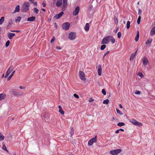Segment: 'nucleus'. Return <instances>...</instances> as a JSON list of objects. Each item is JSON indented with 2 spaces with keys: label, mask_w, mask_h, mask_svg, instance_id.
<instances>
[{
  "label": "nucleus",
  "mask_w": 155,
  "mask_h": 155,
  "mask_svg": "<svg viewBox=\"0 0 155 155\" xmlns=\"http://www.w3.org/2000/svg\"><path fill=\"white\" fill-rule=\"evenodd\" d=\"M130 22L129 21H128L127 23V28L129 29L130 26Z\"/></svg>",
  "instance_id": "31"
},
{
  "label": "nucleus",
  "mask_w": 155,
  "mask_h": 155,
  "mask_svg": "<svg viewBox=\"0 0 155 155\" xmlns=\"http://www.w3.org/2000/svg\"><path fill=\"white\" fill-rule=\"evenodd\" d=\"M93 143H93V142L90 139L88 141V144L89 146H91L93 144Z\"/></svg>",
  "instance_id": "33"
},
{
  "label": "nucleus",
  "mask_w": 155,
  "mask_h": 155,
  "mask_svg": "<svg viewBox=\"0 0 155 155\" xmlns=\"http://www.w3.org/2000/svg\"><path fill=\"white\" fill-rule=\"evenodd\" d=\"M118 126L121 127L125 125V124L123 122H119L117 124Z\"/></svg>",
  "instance_id": "27"
},
{
  "label": "nucleus",
  "mask_w": 155,
  "mask_h": 155,
  "mask_svg": "<svg viewBox=\"0 0 155 155\" xmlns=\"http://www.w3.org/2000/svg\"><path fill=\"white\" fill-rule=\"evenodd\" d=\"M71 135H73L74 134V132L73 131L72 132H71Z\"/></svg>",
  "instance_id": "62"
},
{
  "label": "nucleus",
  "mask_w": 155,
  "mask_h": 155,
  "mask_svg": "<svg viewBox=\"0 0 155 155\" xmlns=\"http://www.w3.org/2000/svg\"><path fill=\"white\" fill-rule=\"evenodd\" d=\"M110 41L113 44H114L115 41V39L112 36V38H110Z\"/></svg>",
  "instance_id": "29"
},
{
  "label": "nucleus",
  "mask_w": 155,
  "mask_h": 155,
  "mask_svg": "<svg viewBox=\"0 0 155 155\" xmlns=\"http://www.w3.org/2000/svg\"><path fill=\"white\" fill-rule=\"evenodd\" d=\"M29 1L31 2L32 3H33V1H34V0H29Z\"/></svg>",
  "instance_id": "60"
},
{
  "label": "nucleus",
  "mask_w": 155,
  "mask_h": 155,
  "mask_svg": "<svg viewBox=\"0 0 155 155\" xmlns=\"http://www.w3.org/2000/svg\"><path fill=\"white\" fill-rule=\"evenodd\" d=\"M106 47V46L105 45H102L101 47V50H104Z\"/></svg>",
  "instance_id": "34"
},
{
  "label": "nucleus",
  "mask_w": 155,
  "mask_h": 155,
  "mask_svg": "<svg viewBox=\"0 0 155 155\" xmlns=\"http://www.w3.org/2000/svg\"><path fill=\"white\" fill-rule=\"evenodd\" d=\"M134 93L136 94H140V91H136L134 92Z\"/></svg>",
  "instance_id": "43"
},
{
  "label": "nucleus",
  "mask_w": 155,
  "mask_h": 155,
  "mask_svg": "<svg viewBox=\"0 0 155 155\" xmlns=\"http://www.w3.org/2000/svg\"><path fill=\"white\" fill-rule=\"evenodd\" d=\"M74 97H75L76 98H79V96L78 94H74Z\"/></svg>",
  "instance_id": "46"
},
{
  "label": "nucleus",
  "mask_w": 155,
  "mask_h": 155,
  "mask_svg": "<svg viewBox=\"0 0 155 155\" xmlns=\"http://www.w3.org/2000/svg\"><path fill=\"white\" fill-rule=\"evenodd\" d=\"M4 136L0 133V140L2 141L4 140Z\"/></svg>",
  "instance_id": "28"
},
{
  "label": "nucleus",
  "mask_w": 155,
  "mask_h": 155,
  "mask_svg": "<svg viewBox=\"0 0 155 155\" xmlns=\"http://www.w3.org/2000/svg\"><path fill=\"white\" fill-rule=\"evenodd\" d=\"M122 151L121 149H118L114 150H112L110 152V153L111 155H117L120 153Z\"/></svg>",
  "instance_id": "4"
},
{
  "label": "nucleus",
  "mask_w": 155,
  "mask_h": 155,
  "mask_svg": "<svg viewBox=\"0 0 155 155\" xmlns=\"http://www.w3.org/2000/svg\"><path fill=\"white\" fill-rule=\"evenodd\" d=\"M13 94L15 96H18L19 95L18 94L17 92H13Z\"/></svg>",
  "instance_id": "47"
},
{
  "label": "nucleus",
  "mask_w": 155,
  "mask_h": 155,
  "mask_svg": "<svg viewBox=\"0 0 155 155\" xmlns=\"http://www.w3.org/2000/svg\"><path fill=\"white\" fill-rule=\"evenodd\" d=\"M58 108L59 109V112L62 114L64 115V111L63 110L61 106V105H59Z\"/></svg>",
  "instance_id": "13"
},
{
  "label": "nucleus",
  "mask_w": 155,
  "mask_h": 155,
  "mask_svg": "<svg viewBox=\"0 0 155 155\" xmlns=\"http://www.w3.org/2000/svg\"><path fill=\"white\" fill-rule=\"evenodd\" d=\"M56 48L58 50H61V47L60 46H57L56 47Z\"/></svg>",
  "instance_id": "49"
},
{
  "label": "nucleus",
  "mask_w": 155,
  "mask_h": 155,
  "mask_svg": "<svg viewBox=\"0 0 155 155\" xmlns=\"http://www.w3.org/2000/svg\"><path fill=\"white\" fill-rule=\"evenodd\" d=\"M64 12H61L60 13L57 14L55 15L54 18L56 19H59L63 15Z\"/></svg>",
  "instance_id": "11"
},
{
  "label": "nucleus",
  "mask_w": 155,
  "mask_h": 155,
  "mask_svg": "<svg viewBox=\"0 0 155 155\" xmlns=\"http://www.w3.org/2000/svg\"><path fill=\"white\" fill-rule=\"evenodd\" d=\"M119 106L120 107V108H123V107H122V105H121V104H119Z\"/></svg>",
  "instance_id": "57"
},
{
  "label": "nucleus",
  "mask_w": 155,
  "mask_h": 155,
  "mask_svg": "<svg viewBox=\"0 0 155 155\" xmlns=\"http://www.w3.org/2000/svg\"><path fill=\"white\" fill-rule=\"evenodd\" d=\"M68 5L67 0H63V8L62 10L64 11L65 8L67 7Z\"/></svg>",
  "instance_id": "9"
},
{
  "label": "nucleus",
  "mask_w": 155,
  "mask_h": 155,
  "mask_svg": "<svg viewBox=\"0 0 155 155\" xmlns=\"http://www.w3.org/2000/svg\"><path fill=\"white\" fill-rule=\"evenodd\" d=\"M141 10L140 9L139 11H138V14L139 15H140V14L141 13Z\"/></svg>",
  "instance_id": "50"
},
{
  "label": "nucleus",
  "mask_w": 155,
  "mask_h": 155,
  "mask_svg": "<svg viewBox=\"0 0 155 155\" xmlns=\"http://www.w3.org/2000/svg\"><path fill=\"white\" fill-rule=\"evenodd\" d=\"M116 110L117 111V113L119 114L120 115H122V114L121 113V111L117 108H116Z\"/></svg>",
  "instance_id": "39"
},
{
  "label": "nucleus",
  "mask_w": 155,
  "mask_h": 155,
  "mask_svg": "<svg viewBox=\"0 0 155 155\" xmlns=\"http://www.w3.org/2000/svg\"><path fill=\"white\" fill-rule=\"evenodd\" d=\"M141 20V17L140 16H139L138 17V18L137 19V23L138 24H139L140 23V21Z\"/></svg>",
  "instance_id": "38"
},
{
  "label": "nucleus",
  "mask_w": 155,
  "mask_h": 155,
  "mask_svg": "<svg viewBox=\"0 0 155 155\" xmlns=\"http://www.w3.org/2000/svg\"><path fill=\"white\" fill-rule=\"evenodd\" d=\"M110 52V51H106L104 54V56H103V60L104 57L106 55H107V54H108Z\"/></svg>",
  "instance_id": "40"
},
{
  "label": "nucleus",
  "mask_w": 155,
  "mask_h": 155,
  "mask_svg": "<svg viewBox=\"0 0 155 155\" xmlns=\"http://www.w3.org/2000/svg\"><path fill=\"white\" fill-rule=\"evenodd\" d=\"M109 101L108 99H107L103 101V104H107L109 102Z\"/></svg>",
  "instance_id": "32"
},
{
  "label": "nucleus",
  "mask_w": 155,
  "mask_h": 155,
  "mask_svg": "<svg viewBox=\"0 0 155 155\" xmlns=\"http://www.w3.org/2000/svg\"><path fill=\"white\" fill-rule=\"evenodd\" d=\"M93 100L92 99H91V100H89V101L90 102H91L92 101H93Z\"/></svg>",
  "instance_id": "59"
},
{
  "label": "nucleus",
  "mask_w": 155,
  "mask_h": 155,
  "mask_svg": "<svg viewBox=\"0 0 155 155\" xmlns=\"http://www.w3.org/2000/svg\"><path fill=\"white\" fill-rule=\"evenodd\" d=\"M13 70V67L12 66H11L8 69L6 74L5 75V78H7L8 75L11 73Z\"/></svg>",
  "instance_id": "8"
},
{
  "label": "nucleus",
  "mask_w": 155,
  "mask_h": 155,
  "mask_svg": "<svg viewBox=\"0 0 155 155\" xmlns=\"http://www.w3.org/2000/svg\"><path fill=\"white\" fill-rule=\"evenodd\" d=\"M142 61L143 62V64L144 65H146L147 64L148 61L147 59V58L146 57H144L143 61Z\"/></svg>",
  "instance_id": "19"
},
{
  "label": "nucleus",
  "mask_w": 155,
  "mask_h": 155,
  "mask_svg": "<svg viewBox=\"0 0 155 155\" xmlns=\"http://www.w3.org/2000/svg\"><path fill=\"white\" fill-rule=\"evenodd\" d=\"M119 130H120L122 131H124V129L121 128H120V129H119Z\"/></svg>",
  "instance_id": "56"
},
{
  "label": "nucleus",
  "mask_w": 155,
  "mask_h": 155,
  "mask_svg": "<svg viewBox=\"0 0 155 155\" xmlns=\"http://www.w3.org/2000/svg\"><path fill=\"white\" fill-rule=\"evenodd\" d=\"M10 43V41L9 40H8L6 42V44H5V46L6 47H8L9 46V45Z\"/></svg>",
  "instance_id": "37"
},
{
  "label": "nucleus",
  "mask_w": 155,
  "mask_h": 155,
  "mask_svg": "<svg viewBox=\"0 0 155 155\" xmlns=\"http://www.w3.org/2000/svg\"><path fill=\"white\" fill-rule=\"evenodd\" d=\"M119 130H117L115 131V133L118 134L119 133Z\"/></svg>",
  "instance_id": "55"
},
{
  "label": "nucleus",
  "mask_w": 155,
  "mask_h": 155,
  "mask_svg": "<svg viewBox=\"0 0 155 155\" xmlns=\"http://www.w3.org/2000/svg\"><path fill=\"white\" fill-rule=\"evenodd\" d=\"M155 34V27H154L152 28L151 29L150 35L151 36H153Z\"/></svg>",
  "instance_id": "18"
},
{
  "label": "nucleus",
  "mask_w": 155,
  "mask_h": 155,
  "mask_svg": "<svg viewBox=\"0 0 155 155\" xmlns=\"http://www.w3.org/2000/svg\"><path fill=\"white\" fill-rule=\"evenodd\" d=\"M42 5L44 7H45L46 6V4L44 2L42 3Z\"/></svg>",
  "instance_id": "54"
},
{
  "label": "nucleus",
  "mask_w": 155,
  "mask_h": 155,
  "mask_svg": "<svg viewBox=\"0 0 155 155\" xmlns=\"http://www.w3.org/2000/svg\"><path fill=\"white\" fill-rule=\"evenodd\" d=\"M2 149L5 150L7 152H8V151L7 149H6V147L4 145L3 146V147H2Z\"/></svg>",
  "instance_id": "41"
},
{
  "label": "nucleus",
  "mask_w": 155,
  "mask_h": 155,
  "mask_svg": "<svg viewBox=\"0 0 155 155\" xmlns=\"http://www.w3.org/2000/svg\"><path fill=\"white\" fill-rule=\"evenodd\" d=\"M4 17H2L0 18V25H2V24L3 23L4 21Z\"/></svg>",
  "instance_id": "26"
},
{
  "label": "nucleus",
  "mask_w": 155,
  "mask_h": 155,
  "mask_svg": "<svg viewBox=\"0 0 155 155\" xmlns=\"http://www.w3.org/2000/svg\"><path fill=\"white\" fill-rule=\"evenodd\" d=\"M89 25L88 23H87L86 24L85 26L84 29L85 30L87 31H89Z\"/></svg>",
  "instance_id": "20"
},
{
  "label": "nucleus",
  "mask_w": 155,
  "mask_h": 155,
  "mask_svg": "<svg viewBox=\"0 0 155 155\" xmlns=\"http://www.w3.org/2000/svg\"><path fill=\"white\" fill-rule=\"evenodd\" d=\"M36 19V18L34 16H32L30 17H29L27 19L28 21H34Z\"/></svg>",
  "instance_id": "14"
},
{
  "label": "nucleus",
  "mask_w": 155,
  "mask_h": 155,
  "mask_svg": "<svg viewBox=\"0 0 155 155\" xmlns=\"http://www.w3.org/2000/svg\"><path fill=\"white\" fill-rule=\"evenodd\" d=\"M6 94H5L2 93L0 94V101L4 99L6 97Z\"/></svg>",
  "instance_id": "17"
},
{
  "label": "nucleus",
  "mask_w": 155,
  "mask_h": 155,
  "mask_svg": "<svg viewBox=\"0 0 155 155\" xmlns=\"http://www.w3.org/2000/svg\"><path fill=\"white\" fill-rule=\"evenodd\" d=\"M41 10L42 11H45V9H44V8H42Z\"/></svg>",
  "instance_id": "61"
},
{
  "label": "nucleus",
  "mask_w": 155,
  "mask_h": 155,
  "mask_svg": "<svg viewBox=\"0 0 155 155\" xmlns=\"http://www.w3.org/2000/svg\"><path fill=\"white\" fill-rule=\"evenodd\" d=\"M102 72V68L101 66L100 65L98 66L97 72L98 74V75L100 76L101 75Z\"/></svg>",
  "instance_id": "15"
},
{
  "label": "nucleus",
  "mask_w": 155,
  "mask_h": 155,
  "mask_svg": "<svg viewBox=\"0 0 155 155\" xmlns=\"http://www.w3.org/2000/svg\"><path fill=\"white\" fill-rule=\"evenodd\" d=\"M55 38L54 36H53L51 41V42L52 43L55 40Z\"/></svg>",
  "instance_id": "45"
},
{
  "label": "nucleus",
  "mask_w": 155,
  "mask_h": 155,
  "mask_svg": "<svg viewBox=\"0 0 155 155\" xmlns=\"http://www.w3.org/2000/svg\"><path fill=\"white\" fill-rule=\"evenodd\" d=\"M21 18L20 16H19L17 18L15 19V22H17L18 21H20L21 20Z\"/></svg>",
  "instance_id": "36"
},
{
  "label": "nucleus",
  "mask_w": 155,
  "mask_h": 155,
  "mask_svg": "<svg viewBox=\"0 0 155 155\" xmlns=\"http://www.w3.org/2000/svg\"><path fill=\"white\" fill-rule=\"evenodd\" d=\"M91 9V7H89V9Z\"/></svg>",
  "instance_id": "64"
},
{
  "label": "nucleus",
  "mask_w": 155,
  "mask_h": 155,
  "mask_svg": "<svg viewBox=\"0 0 155 155\" xmlns=\"http://www.w3.org/2000/svg\"><path fill=\"white\" fill-rule=\"evenodd\" d=\"M79 75L80 78L82 80L84 81L85 80L86 78L85 77V74L83 72L80 71H79Z\"/></svg>",
  "instance_id": "7"
},
{
  "label": "nucleus",
  "mask_w": 155,
  "mask_h": 155,
  "mask_svg": "<svg viewBox=\"0 0 155 155\" xmlns=\"http://www.w3.org/2000/svg\"><path fill=\"white\" fill-rule=\"evenodd\" d=\"M118 28H117V29L116 30V31L115 32H116L118 30Z\"/></svg>",
  "instance_id": "63"
},
{
  "label": "nucleus",
  "mask_w": 155,
  "mask_h": 155,
  "mask_svg": "<svg viewBox=\"0 0 155 155\" xmlns=\"http://www.w3.org/2000/svg\"><path fill=\"white\" fill-rule=\"evenodd\" d=\"M15 35V34L12 33H8L7 34V36L10 39H12L13 37Z\"/></svg>",
  "instance_id": "12"
},
{
  "label": "nucleus",
  "mask_w": 155,
  "mask_h": 155,
  "mask_svg": "<svg viewBox=\"0 0 155 155\" xmlns=\"http://www.w3.org/2000/svg\"><path fill=\"white\" fill-rule=\"evenodd\" d=\"M30 5L28 2L24 3L21 8V11L22 12H28L29 9Z\"/></svg>",
  "instance_id": "1"
},
{
  "label": "nucleus",
  "mask_w": 155,
  "mask_h": 155,
  "mask_svg": "<svg viewBox=\"0 0 155 155\" xmlns=\"http://www.w3.org/2000/svg\"><path fill=\"white\" fill-rule=\"evenodd\" d=\"M20 6L19 5H17L14 11V12H18L20 11Z\"/></svg>",
  "instance_id": "21"
},
{
  "label": "nucleus",
  "mask_w": 155,
  "mask_h": 155,
  "mask_svg": "<svg viewBox=\"0 0 155 155\" xmlns=\"http://www.w3.org/2000/svg\"><path fill=\"white\" fill-rule=\"evenodd\" d=\"M102 92L104 95H105L106 94V91L104 89L102 90Z\"/></svg>",
  "instance_id": "44"
},
{
  "label": "nucleus",
  "mask_w": 155,
  "mask_h": 155,
  "mask_svg": "<svg viewBox=\"0 0 155 155\" xmlns=\"http://www.w3.org/2000/svg\"><path fill=\"white\" fill-rule=\"evenodd\" d=\"M70 26V24L68 22L64 23L62 25V28L64 30H66L68 29Z\"/></svg>",
  "instance_id": "6"
},
{
  "label": "nucleus",
  "mask_w": 155,
  "mask_h": 155,
  "mask_svg": "<svg viewBox=\"0 0 155 155\" xmlns=\"http://www.w3.org/2000/svg\"><path fill=\"white\" fill-rule=\"evenodd\" d=\"M34 12L36 14H38L39 12V10L38 9L36 8H35L33 9Z\"/></svg>",
  "instance_id": "30"
},
{
  "label": "nucleus",
  "mask_w": 155,
  "mask_h": 155,
  "mask_svg": "<svg viewBox=\"0 0 155 155\" xmlns=\"http://www.w3.org/2000/svg\"><path fill=\"white\" fill-rule=\"evenodd\" d=\"M135 56V54H132L130 56V60H131L133 59Z\"/></svg>",
  "instance_id": "35"
},
{
  "label": "nucleus",
  "mask_w": 155,
  "mask_h": 155,
  "mask_svg": "<svg viewBox=\"0 0 155 155\" xmlns=\"http://www.w3.org/2000/svg\"><path fill=\"white\" fill-rule=\"evenodd\" d=\"M112 38V36H109L103 38L102 40L101 44H107L110 41V38Z\"/></svg>",
  "instance_id": "3"
},
{
  "label": "nucleus",
  "mask_w": 155,
  "mask_h": 155,
  "mask_svg": "<svg viewBox=\"0 0 155 155\" xmlns=\"http://www.w3.org/2000/svg\"><path fill=\"white\" fill-rule=\"evenodd\" d=\"M139 31H137V36H136V37H135V40L136 41H138V40L139 39Z\"/></svg>",
  "instance_id": "24"
},
{
  "label": "nucleus",
  "mask_w": 155,
  "mask_h": 155,
  "mask_svg": "<svg viewBox=\"0 0 155 155\" xmlns=\"http://www.w3.org/2000/svg\"><path fill=\"white\" fill-rule=\"evenodd\" d=\"M34 5H37V3L36 2H34Z\"/></svg>",
  "instance_id": "58"
},
{
  "label": "nucleus",
  "mask_w": 155,
  "mask_h": 155,
  "mask_svg": "<svg viewBox=\"0 0 155 155\" xmlns=\"http://www.w3.org/2000/svg\"><path fill=\"white\" fill-rule=\"evenodd\" d=\"M80 11V8L79 6H77L74 10L73 12V14L74 15H76L78 14Z\"/></svg>",
  "instance_id": "10"
},
{
  "label": "nucleus",
  "mask_w": 155,
  "mask_h": 155,
  "mask_svg": "<svg viewBox=\"0 0 155 155\" xmlns=\"http://www.w3.org/2000/svg\"><path fill=\"white\" fill-rule=\"evenodd\" d=\"M15 72V71H14L10 75V76L8 78H7V81H9L12 78V77L13 75L14 74V73Z\"/></svg>",
  "instance_id": "23"
},
{
  "label": "nucleus",
  "mask_w": 155,
  "mask_h": 155,
  "mask_svg": "<svg viewBox=\"0 0 155 155\" xmlns=\"http://www.w3.org/2000/svg\"><path fill=\"white\" fill-rule=\"evenodd\" d=\"M138 75H139L141 77H142L143 76V74L141 73H139Z\"/></svg>",
  "instance_id": "48"
},
{
  "label": "nucleus",
  "mask_w": 155,
  "mask_h": 155,
  "mask_svg": "<svg viewBox=\"0 0 155 155\" xmlns=\"http://www.w3.org/2000/svg\"><path fill=\"white\" fill-rule=\"evenodd\" d=\"M19 88L21 89H25V87H24L23 86H20L19 87Z\"/></svg>",
  "instance_id": "51"
},
{
  "label": "nucleus",
  "mask_w": 155,
  "mask_h": 155,
  "mask_svg": "<svg viewBox=\"0 0 155 155\" xmlns=\"http://www.w3.org/2000/svg\"><path fill=\"white\" fill-rule=\"evenodd\" d=\"M11 25V23L10 22H9L8 25V27H10Z\"/></svg>",
  "instance_id": "53"
},
{
  "label": "nucleus",
  "mask_w": 155,
  "mask_h": 155,
  "mask_svg": "<svg viewBox=\"0 0 155 155\" xmlns=\"http://www.w3.org/2000/svg\"><path fill=\"white\" fill-rule=\"evenodd\" d=\"M129 121L135 126L140 127L142 126L143 124L141 122H139L134 118L129 120Z\"/></svg>",
  "instance_id": "2"
},
{
  "label": "nucleus",
  "mask_w": 155,
  "mask_h": 155,
  "mask_svg": "<svg viewBox=\"0 0 155 155\" xmlns=\"http://www.w3.org/2000/svg\"><path fill=\"white\" fill-rule=\"evenodd\" d=\"M97 136H95L94 137L91 139V140L93 143L96 142L97 141Z\"/></svg>",
  "instance_id": "25"
},
{
  "label": "nucleus",
  "mask_w": 155,
  "mask_h": 155,
  "mask_svg": "<svg viewBox=\"0 0 155 155\" xmlns=\"http://www.w3.org/2000/svg\"><path fill=\"white\" fill-rule=\"evenodd\" d=\"M152 41V39L149 38L147 40V41L146 42V44L147 45L150 44L151 43Z\"/></svg>",
  "instance_id": "22"
},
{
  "label": "nucleus",
  "mask_w": 155,
  "mask_h": 155,
  "mask_svg": "<svg viewBox=\"0 0 155 155\" xmlns=\"http://www.w3.org/2000/svg\"><path fill=\"white\" fill-rule=\"evenodd\" d=\"M121 33L120 32H118V33H117V37H118V38H121Z\"/></svg>",
  "instance_id": "42"
},
{
  "label": "nucleus",
  "mask_w": 155,
  "mask_h": 155,
  "mask_svg": "<svg viewBox=\"0 0 155 155\" xmlns=\"http://www.w3.org/2000/svg\"><path fill=\"white\" fill-rule=\"evenodd\" d=\"M11 31L12 32H19V31H18V30H14V31Z\"/></svg>",
  "instance_id": "52"
},
{
  "label": "nucleus",
  "mask_w": 155,
  "mask_h": 155,
  "mask_svg": "<svg viewBox=\"0 0 155 155\" xmlns=\"http://www.w3.org/2000/svg\"><path fill=\"white\" fill-rule=\"evenodd\" d=\"M62 4V0H57L56 3V5L57 7L60 6Z\"/></svg>",
  "instance_id": "16"
},
{
  "label": "nucleus",
  "mask_w": 155,
  "mask_h": 155,
  "mask_svg": "<svg viewBox=\"0 0 155 155\" xmlns=\"http://www.w3.org/2000/svg\"><path fill=\"white\" fill-rule=\"evenodd\" d=\"M76 36L75 33L71 32L69 35L68 38L71 40H73L75 38Z\"/></svg>",
  "instance_id": "5"
}]
</instances>
